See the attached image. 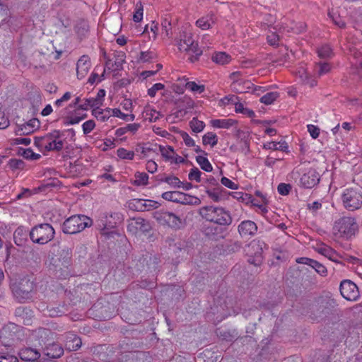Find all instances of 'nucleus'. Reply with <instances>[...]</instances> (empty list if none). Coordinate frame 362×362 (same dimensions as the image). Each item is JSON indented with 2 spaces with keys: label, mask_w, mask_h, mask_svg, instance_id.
Instances as JSON below:
<instances>
[{
  "label": "nucleus",
  "mask_w": 362,
  "mask_h": 362,
  "mask_svg": "<svg viewBox=\"0 0 362 362\" xmlns=\"http://www.w3.org/2000/svg\"><path fill=\"white\" fill-rule=\"evenodd\" d=\"M210 122L213 127L223 129H228L236 123V122L232 119H216L211 120Z\"/></svg>",
  "instance_id": "22"
},
{
  "label": "nucleus",
  "mask_w": 362,
  "mask_h": 362,
  "mask_svg": "<svg viewBox=\"0 0 362 362\" xmlns=\"http://www.w3.org/2000/svg\"><path fill=\"white\" fill-rule=\"evenodd\" d=\"M28 257H30L35 262H40L41 257L38 249L32 248L28 253Z\"/></svg>",
  "instance_id": "59"
},
{
  "label": "nucleus",
  "mask_w": 362,
  "mask_h": 362,
  "mask_svg": "<svg viewBox=\"0 0 362 362\" xmlns=\"http://www.w3.org/2000/svg\"><path fill=\"white\" fill-rule=\"evenodd\" d=\"M196 160L203 170L206 172L212 171L213 167L207 158L202 156H197Z\"/></svg>",
  "instance_id": "34"
},
{
  "label": "nucleus",
  "mask_w": 362,
  "mask_h": 362,
  "mask_svg": "<svg viewBox=\"0 0 362 362\" xmlns=\"http://www.w3.org/2000/svg\"><path fill=\"white\" fill-rule=\"evenodd\" d=\"M145 204L146 202L144 199H133L128 202V207L133 211H146V206Z\"/></svg>",
  "instance_id": "23"
},
{
  "label": "nucleus",
  "mask_w": 362,
  "mask_h": 362,
  "mask_svg": "<svg viewBox=\"0 0 362 362\" xmlns=\"http://www.w3.org/2000/svg\"><path fill=\"white\" fill-rule=\"evenodd\" d=\"M143 6L141 1H139L136 4L135 12L133 16V20L136 23L140 22L143 19Z\"/></svg>",
  "instance_id": "47"
},
{
  "label": "nucleus",
  "mask_w": 362,
  "mask_h": 362,
  "mask_svg": "<svg viewBox=\"0 0 362 362\" xmlns=\"http://www.w3.org/2000/svg\"><path fill=\"white\" fill-rule=\"evenodd\" d=\"M112 115L121 118L126 121H133L135 118L134 115H127L123 113L119 109L115 108L112 110Z\"/></svg>",
  "instance_id": "45"
},
{
  "label": "nucleus",
  "mask_w": 362,
  "mask_h": 362,
  "mask_svg": "<svg viewBox=\"0 0 362 362\" xmlns=\"http://www.w3.org/2000/svg\"><path fill=\"white\" fill-rule=\"evenodd\" d=\"M264 148L272 151H286L288 149V144L285 141L279 142L271 141L264 144Z\"/></svg>",
  "instance_id": "25"
},
{
  "label": "nucleus",
  "mask_w": 362,
  "mask_h": 362,
  "mask_svg": "<svg viewBox=\"0 0 362 362\" xmlns=\"http://www.w3.org/2000/svg\"><path fill=\"white\" fill-rule=\"evenodd\" d=\"M117 155L121 159L133 160L134 152L128 151L124 148H119L117 151Z\"/></svg>",
  "instance_id": "42"
},
{
  "label": "nucleus",
  "mask_w": 362,
  "mask_h": 362,
  "mask_svg": "<svg viewBox=\"0 0 362 362\" xmlns=\"http://www.w3.org/2000/svg\"><path fill=\"white\" fill-rule=\"evenodd\" d=\"M238 230L241 237H251L257 233V226L254 221L246 220L239 224Z\"/></svg>",
  "instance_id": "12"
},
{
  "label": "nucleus",
  "mask_w": 362,
  "mask_h": 362,
  "mask_svg": "<svg viewBox=\"0 0 362 362\" xmlns=\"http://www.w3.org/2000/svg\"><path fill=\"white\" fill-rule=\"evenodd\" d=\"M165 86L163 83H155L151 88L148 90V95L151 97H154L158 90L164 89Z\"/></svg>",
  "instance_id": "57"
},
{
  "label": "nucleus",
  "mask_w": 362,
  "mask_h": 362,
  "mask_svg": "<svg viewBox=\"0 0 362 362\" xmlns=\"http://www.w3.org/2000/svg\"><path fill=\"white\" fill-rule=\"evenodd\" d=\"M320 181L319 173L313 168L308 169L299 180V185L307 189L315 187Z\"/></svg>",
  "instance_id": "10"
},
{
  "label": "nucleus",
  "mask_w": 362,
  "mask_h": 362,
  "mask_svg": "<svg viewBox=\"0 0 362 362\" xmlns=\"http://www.w3.org/2000/svg\"><path fill=\"white\" fill-rule=\"evenodd\" d=\"M178 203H181L182 204L199 205L201 203V200L198 197L183 193V197H180V201H179Z\"/></svg>",
  "instance_id": "38"
},
{
  "label": "nucleus",
  "mask_w": 362,
  "mask_h": 362,
  "mask_svg": "<svg viewBox=\"0 0 362 362\" xmlns=\"http://www.w3.org/2000/svg\"><path fill=\"white\" fill-rule=\"evenodd\" d=\"M331 70V65L327 62H318L315 64V71L319 76L327 74Z\"/></svg>",
  "instance_id": "31"
},
{
  "label": "nucleus",
  "mask_w": 362,
  "mask_h": 362,
  "mask_svg": "<svg viewBox=\"0 0 362 362\" xmlns=\"http://www.w3.org/2000/svg\"><path fill=\"white\" fill-rule=\"evenodd\" d=\"M219 189H214L213 190L207 189L206 191L209 197L211 198L214 202H218L221 199V196L218 192Z\"/></svg>",
  "instance_id": "61"
},
{
  "label": "nucleus",
  "mask_w": 362,
  "mask_h": 362,
  "mask_svg": "<svg viewBox=\"0 0 362 362\" xmlns=\"http://www.w3.org/2000/svg\"><path fill=\"white\" fill-rule=\"evenodd\" d=\"M101 104L100 102H99V100L97 98H88L86 100L85 103L82 105H79L78 108L81 110H87L89 107H98Z\"/></svg>",
  "instance_id": "44"
},
{
  "label": "nucleus",
  "mask_w": 362,
  "mask_h": 362,
  "mask_svg": "<svg viewBox=\"0 0 362 362\" xmlns=\"http://www.w3.org/2000/svg\"><path fill=\"white\" fill-rule=\"evenodd\" d=\"M180 197H183V193L180 192H165L162 194L163 199L177 203L180 201Z\"/></svg>",
  "instance_id": "35"
},
{
  "label": "nucleus",
  "mask_w": 362,
  "mask_h": 362,
  "mask_svg": "<svg viewBox=\"0 0 362 362\" xmlns=\"http://www.w3.org/2000/svg\"><path fill=\"white\" fill-rule=\"evenodd\" d=\"M164 182L175 188H180L182 184V182H181L178 177L175 176L166 177L164 180Z\"/></svg>",
  "instance_id": "51"
},
{
  "label": "nucleus",
  "mask_w": 362,
  "mask_h": 362,
  "mask_svg": "<svg viewBox=\"0 0 362 362\" xmlns=\"http://www.w3.org/2000/svg\"><path fill=\"white\" fill-rule=\"evenodd\" d=\"M46 141H49L52 140L57 141L58 139L61 137V133L59 130H54L53 132L46 134L44 136Z\"/></svg>",
  "instance_id": "62"
},
{
  "label": "nucleus",
  "mask_w": 362,
  "mask_h": 362,
  "mask_svg": "<svg viewBox=\"0 0 362 362\" xmlns=\"http://www.w3.org/2000/svg\"><path fill=\"white\" fill-rule=\"evenodd\" d=\"M28 231L23 226L18 227L13 233L14 243L18 246H23L28 240Z\"/></svg>",
  "instance_id": "17"
},
{
  "label": "nucleus",
  "mask_w": 362,
  "mask_h": 362,
  "mask_svg": "<svg viewBox=\"0 0 362 362\" xmlns=\"http://www.w3.org/2000/svg\"><path fill=\"white\" fill-rule=\"evenodd\" d=\"M177 47L180 51L186 52L192 54L189 57L192 62L198 60L199 57L202 54V50L199 47L198 43L193 40L191 34L187 33H183L180 35Z\"/></svg>",
  "instance_id": "6"
},
{
  "label": "nucleus",
  "mask_w": 362,
  "mask_h": 362,
  "mask_svg": "<svg viewBox=\"0 0 362 362\" xmlns=\"http://www.w3.org/2000/svg\"><path fill=\"white\" fill-rule=\"evenodd\" d=\"M135 228L143 232H148L151 230V225L148 221L142 218H138L135 220Z\"/></svg>",
  "instance_id": "32"
},
{
  "label": "nucleus",
  "mask_w": 362,
  "mask_h": 362,
  "mask_svg": "<svg viewBox=\"0 0 362 362\" xmlns=\"http://www.w3.org/2000/svg\"><path fill=\"white\" fill-rule=\"evenodd\" d=\"M279 93L277 92H269L263 95L260 98V102L266 105L272 104L278 98Z\"/></svg>",
  "instance_id": "43"
},
{
  "label": "nucleus",
  "mask_w": 362,
  "mask_h": 362,
  "mask_svg": "<svg viewBox=\"0 0 362 362\" xmlns=\"http://www.w3.org/2000/svg\"><path fill=\"white\" fill-rule=\"evenodd\" d=\"M112 218V214H103L100 215L98 221V226L103 234L107 233L110 229L115 227L117 223L111 221Z\"/></svg>",
  "instance_id": "15"
},
{
  "label": "nucleus",
  "mask_w": 362,
  "mask_h": 362,
  "mask_svg": "<svg viewBox=\"0 0 362 362\" xmlns=\"http://www.w3.org/2000/svg\"><path fill=\"white\" fill-rule=\"evenodd\" d=\"M317 251L327 257L329 259L336 262L337 257H339L338 254L334 251L332 247H329L327 245H321L317 247Z\"/></svg>",
  "instance_id": "20"
},
{
  "label": "nucleus",
  "mask_w": 362,
  "mask_h": 362,
  "mask_svg": "<svg viewBox=\"0 0 362 362\" xmlns=\"http://www.w3.org/2000/svg\"><path fill=\"white\" fill-rule=\"evenodd\" d=\"M317 55L321 59H330L333 56L332 49L328 45H323L317 50Z\"/></svg>",
  "instance_id": "28"
},
{
  "label": "nucleus",
  "mask_w": 362,
  "mask_h": 362,
  "mask_svg": "<svg viewBox=\"0 0 362 362\" xmlns=\"http://www.w3.org/2000/svg\"><path fill=\"white\" fill-rule=\"evenodd\" d=\"M64 354V349L59 344H53L47 348V356L51 358H58Z\"/></svg>",
  "instance_id": "26"
},
{
  "label": "nucleus",
  "mask_w": 362,
  "mask_h": 362,
  "mask_svg": "<svg viewBox=\"0 0 362 362\" xmlns=\"http://www.w3.org/2000/svg\"><path fill=\"white\" fill-rule=\"evenodd\" d=\"M181 136H182V139H183L186 146H195L194 139L192 137H190L187 133H186L185 132H182Z\"/></svg>",
  "instance_id": "63"
},
{
  "label": "nucleus",
  "mask_w": 362,
  "mask_h": 362,
  "mask_svg": "<svg viewBox=\"0 0 362 362\" xmlns=\"http://www.w3.org/2000/svg\"><path fill=\"white\" fill-rule=\"evenodd\" d=\"M60 257L58 258L59 263L55 262V267H59L60 269L62 267L67 268L70 264L71 252L67 247L64 248L60 252Z\"/></svg>",
  "instance_id": "19"
},
{
  "label": "nucleus",
  "mask_w": 362,
  "mask_h": 362,
  "mask_svg": "<svg viewBox=\"0 0 362 362\" xmlns=\"http://www.w3.org/2000/svg\"><path fill=\"white\" fill-rule=\"evenodd\" d=\"M55 234L54 228L49 223H40L33 227L29 232L30 240L34 243L45 245L51 241Z\"/></svg>",
  "instance_id": "5"
},
{
  "label": "nucleus",
  "mask_w": 362,
  "mask_h": 362,
  "mask_svg": "<svg viewBox=\"0 0 362 362\" xmlns=\"http://www.w3.org/2000/svg\"><path fill=\"white\" fill-rule=\"evenodd\" d=\"M312 268L314 269L317 273H318L320 275L322 276H325L327 274V270L326 267L320 262H317L316 260L314 261V264H313Z\"/></svg>",
  "instance_id": "52"
},
{
  "label": "nucleus",
  "mask_w": 362,
  "mask_h": 362,
  "mask_svg": "<svg viewBox=\"0 0 362 362\" xmlns=\"http://www.w3.org/2000/svg\"><path fill=\"white\" fill-rule=\"evenodd\" d=\"M9 167L13 169H23L25 165V163L23 160L12 158L8 162Z\"/></svg>",
  "instance_id": "54"
},
{
  "label": "nucleus",
  "mask_w": 362,
  "mask_h": 362,
  "mask_svg": "<svg viewBox=\"0 0 362 362\" xmlns=\"http://www.w3.org/2000/svg\"><path fill=\"white\" fill-rule=\"evenodd\" d=\"M189 126L194 132L199 133L203 131L205 127V124L204 122L198 120L197 118L194 117L189 122Z\"/></svg>",
  "instance_id": "40"
},
{
  "label": "nucleus",
  "mask_w": 362,
  "mask_h": 362,
  "mask_svg": "<svg viewBox=\"0 0 362 362\" xmlns=\"http://www.w3.org/2000/svg\"><path fill=\"white\" fill-rule=\"evenodd\" d=\"M91 66L90 59L86 55H83L76 64V74L78 79H83L88 73Z\"/></svg>",
  "instance_id": "14"
},
{
  "label": "nucleus",
  "mask_w": 362,
  "mask_h": 362,
  "mask_svg": "<svg viewBox=\"0 0 362 362\" xmlns=\"http://www.w3.org/2000/svg\"><path fill=\"white\" fill-rule=\"evenodd\" d=\"M230 78L232 80L231 87L234 91H243L244 90L240 87V83H242L243 74L240 71H235L230 75Z\"/></svg>",
  "instance_id": "24"
},
{
  "label": "nucleus",
  "mask_w": 362,
  "mask_h": 362,
  "mask_svg": "<svg viewBox=\"0 0 362 362\" xmlns=\"http://www.w3.org/2000/svg\"><path fill=\"white\" fill-rule=\"evenodd\" d=\"M230 57L225 52L216 53L212 57V60L218 64H226L230 62Z\"/></svg>",
  "instance_id": "37"
},
{
  "label": "nucleus",
  "mask_w": 362,
  "mask_h": 362,
  "mask_svg": "<svg viewBox=\"0 0 362 362\" xmlns=\"http://www.w3.org/2000/svg\"><path fill=\"white\" fill-rule=\"evenodd\" d=\"M292 187L290 184L280 183L278 185L277 190L281 195H287L289 194Z\"/></svg>",
  "instance_id": "56"
},
{
  "label": "nucleus",
  "mask_w": 362,
  "mask_h": 362,
  "mask_svg": "<svg viewBox=\"0 0 362 362\" xmlns=\"http://www.w3.org/2000/svg\"><path fill=\"white\" fill-rule=\"evenodd\" d=\"M343 206L348 211H354L362 206V189L359 187H348L341 194Z\"/></svg>",
  "instance_id": "3"
},
{
  "label": "nucleus",
  "mask_w": 362,
  "mask_h": 362,
  "mask_svg": "<svg viewBox=\"0 0 362 362\" xmlns=\"http://www.w3.org/2000/svg\"><path fill=\"white\" fill-rule=\"evenodd\" d=\"M76 30L79 35L85 36L89 30L87 22L84 21H80L76 26Z\"/></svg>",
  "instance_id": "49"
},
{
  "label": "nucleus",
  "mask_w": 362,
  "mask_h": 362,
  "mask_svg": "<svg viewBox=\"0 0 362 362\" xmlns=\"http://www.w3.org/2000/svg\"><path fill=\"white\" fill-rule=\"evenodd\" d=\"M9 126V120L4 111L0 110V129H5Z\"/></svg>",
  "instance_id": "60"
},
{
  "label": "nucleus",
  "mask_w": 362,
  "mask_h": 362,
  "mask_svg": "<svg viewBox=\"0 0 362 362\" xmlns=\"http://www.w3.org/2000/svg\"><path fill=\"white\" fill-rule=\"evenodd\" d=\"M341 296L346 300L355 301L359 298L357 286L351 280H343L339 286Z\"/></svg>",
  "instance_id": "9"
},
{
  "label": "nucleus",
  "mask_w": 362,
  "mask_h": 362,
  "mask_svg": "<svg viewBox=\"0 0 362 362\" xmlns=\"http://www.w3.org/2000/svg\"><path fill=\"white\" fill-rule=\"evenodd\" d=\"M95 127V123L92 119L85 122L82 125L83 134L86 135L88 134L93 130Z\"/></svg>",
  "instance_id": "55"
},
{
  "label": "nucleus",
  "mask_w": 362,
  "mask_h": 362,
  "mask_svg": "<svg viewBox=\"0 0 362 362\" xmlns=\"http://www.w3.org/2000/svg\"><path fill=\"white\" fill-rule=\"evenodd\" d=\"M358 229L355 219L350 216L340 218L335 221L333 230L335 235L346 238L351 237Z\"/></svg>",
  "instance_id": "7"
},
{
  "label": "nucleus",
  "mask_w": 362,
  "mask_h": 362,
  "mask_svg": "<svg viewBox=\"0 0 362 362\" xmlns=\"http://www.w3.org/2000/svg\"><path fill=\"white\" fill-rule=\"evenodd\" d=\"M163 34L166 37H170L172 35L171 32V22L167 18L164 19L161 23Z\"/></svg>",
  "instance_id": "53"
},
{
  "label": "nucleus",
  "mask_w": 362,
  "mask_h": 362,
  "mask_svg": "<svg viewBox=\"0 0 362 362\" xmlns=\"http://www.w3.org/2000/svg\"><path fill=\"white\" fill-rule=\"evenodd\" d=\"M92 222V220L85 215L71 216L64 221L62 230L65 234H76L90 226Z\"/></svg>",
  "instance_id": "4"
},
{
  "label": "nucleus",
  "mask_w": 362,
  "mask_h": 362,
  "mask_svg": "<svg viewBox=\"0 0 362 362\" xmlns=\"http://www.w3.org/2000/svg\"><path fill=\"white\" fill-rule=\"evenodd\" d=\"M157 220L163 221L169 227L175 230H179L186 225L185 221L173 212L164 211L158 214Z\"/></svg>",
  "instance_id": "8"
},
{
  "label": "nucleus",
  "mask_w": 362,
  "mask_h": 362,
  "mask_svg": "<svg viewBox=\"0 0 362 362\" xmlns=\"http://www.w3.org/2000/svg\"><path fill=\"white\" fill-rule=\"evenodd\" d=\"M135 180L134 182L136 185H146L148 184V175L146 173L136 172L135 173Z\"/></svg>",
  "instance_id": "39"
},
{
  "label": "nucleus",
  "mask_w": 362,
  "mask_h": 362,
  "mask_svg": "<svg viewBox=\"0 0 362 362\" xmlns=\"http://www.w3.org/2000/svg\"><path fill=\"white\" fill-rule=\"evenodd\" d=\"M307 127H308V131L309 132L310 136L313 139H316L319 136L320 129L317 127H316L313 124H308Z\"/></svg>",
  "instance_id": "64"
},
{
  "label": "nucleus",
  "mask_w": 362,
  "mask_h": 362,
  "mask_svg": "<svg viewBox=\"0 0 362 362\" xmlns=\"http://www.w3.org/2000/svg\"><path fill=\"white\" fill-rule=\"evenodd\" d=\"M35 288L34 281L30 276H24L11 285L13 297L20 303L30 300Z\"/></svg>",
  "instance_id": "2"
},
{
  "label": "nucleus",
  "mask_w": 362,
  "mask_h": 362,
  "mask_svg": "<svg viewBox=\"0 0 362 362\" xmlns=\"http://www.w3.org/2000/svg\"><path fill=\"white\" fill-rule=\"evenodd\" d=\"M160 152L163 158L167 160H170L173 159V155L174 154L173 148L170 146H159Z\"/></svg>",
  "instance_id": "41"
},
{
  "label": "nucleus",
  "mask_w": 362,
  "mask_h": 362,
  "mask_svg": "<svg viewBox=\"0 0 362 362\" xmlns=\"http://www.w3.org/2000/svg\"><path fill=\"white\" fill-rule=\"evenodd\" d=\"M62 337L64 346L69 351H76L81 346V339L73 332H67Z\"/></svg>",
  "instance_id": "13"
},
{
  "label": "nucleus",
  "mask_w": 362,
  "mask_h": 362,
  "mask_svg": "<svg viewBox=\"0 0 362 362\" xmlns=\"http://www.w3.org/2000/svg\"><path fill=\"white\" fill-rule=\"evenodd\" d=\"M199 215L207 221L221 226H229L232 218L228 211L222 207L214 206H202L199 209Z\"/></svg>",
  "instance_id": "1"
},
{
  "label": "nucleus",
  "mask_w": 362,
  "mask_h": 362,
  "mask_svg": "<svg viewBox=\"0 0 362 362\" xmlns=\"http://www.w3.org/2000/svg\"><path fill=\"white\" fill-rule=\"evenodd\" d=\"M221 182L223 185L225 187L231 189H238V185L233 182L231 180L223 177L221 180Z\"/></svg>",
  "instance_id": "58"
},
{
  "label": "nucleus",
  "mask_w": 362,
  "mask_h": 362,
  "mask_svg": "<svg viewBox=\"0 0 362 362\" xmlns=\"http://www.w3.org/2000/svg\"><path fill=\"white\" fill-rule=\"evenodd\" d=\"M215 23L213 15H207L199 18L196 21V25L202 30H209Z\"/></svg>",
  "instance_id": "21"
},
{
  "label": "nucleus",
  "mask_w": 362,
  "mask_h": 362,
  "mask_svg": "<svg viewBox=\"0 0 362 362\" xmlns=\"http://www.w3.org/2000/svg\"><path fill=\"white\" fill-rule=\"evenodd\" d=\"M298 74L303 83L308 84L310 87L316 86V81L310 78L308 73H307L303 67H300Z\"/></svg>",
  "instance_id": "30"
},
{
  "label": "nucleus",
  "mask_w": 362,
  "mask_h": 362,
  "mask_svg": "<svg viewBox=\"0 0 362 362\" xmlns=\"http://www.w3.org/2000/svg\"><path fill=\"white\" fill-rule=\"evenodd\" d=\"M18 329V327L14 324H10L4 326L1 332L0 335L2 341L6 344H9L10 341H13L15 339Z\"/></svg>",
  "instance_id": "16"
},
{
  "label": "nucleus",
  "mask_w": 362,
  "mask_h": 362,
  "mask_svg": "<svg viewBox=\"0 0 362 362\" xmlns=\"http://www.w3.org/2000/svg\"><path fill=\"white\" fill-rule=\"evenodd\" d=\"M185 87L192 92L199 93H203L205 90V86L204 85H198L194 81L187 82Z\"/></svg>",
  "instance_id": "48"
},
{
  "label": "nucleus",
  "mask_w": 362,
  "mask_h": 362,
  "mask_svg": "<svg viewBox=\"0 0 362 362\" xmlns=\"http://www.w3.org/2000/svg\"><path fill=\"white\" fill-rule=\"evenodd\" d=\"M40 127V121L37 118H33L24 124H18L15 130V134L20 136L28 135L35 132Z\"/></svg>",
  "instance_id": "11"
},
{
  "label": "nucleus",
  "mask_w": 362,
  "mask_h": 362,
  "mask_svg": "<svg viewBox=\"0 0 362 362\" xmlns=\"http://www.w3.org/2000/svg\"><path fill=\"white\" fill-rule=\"evenodd\" d=\"M202 174L203 173L197 168L194 167L191 169L188 175V178L189 180H195L197 182L199 183L202 180Z\"/></svg>",
  "instance_id": "46"
},
{
  "label": "nucleus",
  "mask_w": 362,
  "mask_h": 362,
  "mask_svg": "<svg viewBox=\"0 0 362 362\" xmlns=\"http://www.w3.org/2000/svg\"><path fill=\"white\" fill-rule=\"evenodd\" d=\"M328 16L332 19L333 23L339 28H344L346 27L345 21L337 12L334 11V10L329 11Z\"/></svg>",
  "instance_id": "29"
},
{
  "label": "nucleus",
  "mask_w": 362,
  "mask_h": 362,
  "mask_svg": "<svg viewBox=\"0 0 362 362\" xmlns=\"http://www.w3.org/2000/svg\"><path fill=\"white\" fill-rule=\"evenodd\" d=\"M64 142L61 140L59 141H46V144H45V148L48 151H59L63 148Z\"/></svg>",
  "instance_id": "33"
},
{
  "label": "nucleus",
  "mask_w": 362,
  "mask_h": 362,
  "mask_svg": "<svg viewBox=\"0 0 362 362\" xmlns=\"http://www.w3.org/2000/svg\"><path fill=\"white\" fill-rule=\"evenodd\" d=\"M20 357L23 361L37 362L40 357V354L32 348H25L21 350L19 353Z\"/></svg>",
  "instance_id": "18"
},
{
  "label": "nucleus",
  "mask_w": 362,
  "mask_h": 362,
  "mask_svg": "<svg viewBox=\"0 0 362 362\" xmlns=\"http://www.w3.org/2000/svg\"><path fill=\"white\" fill-rule=\"evenodd\" d=\"M31 310L26 307L20 306L15 310V315L22 320H25Z\"/></svg>",
  "instance_id": "50"
},
{
  "label": "nucleus",
  "mask_w": 362,
  "mask_h": 362,
  "mask_svg": "<svg viewBox=\"0 0 362 362\" xmlns=\"http://www.w3.org/2000/svg\"><path fill=\"white\" fill-rule=\"evenodd\" d=\"M202 142L204 145H211L214 147L218 143V137L216 134L213 132H208L202 137Z\"/></svg>",
  "instance_id": "36"
},
{
  "label": "nucleus",
  "mask_w": 362,
  "mask_h": 362,
  "mask_svg": "<svg viewBox=\"0 0 362 362\" xmlns=\"http://www.w3.org/2000/svg\"><path fill=\"white\" fill-rule=\"evenodd\" d=\"M143 117L145 120H148L150 122H156L162 115L153 109H146L142 113Z\"/></svg>",
  "instance_id": "27"
}]
</instances>
